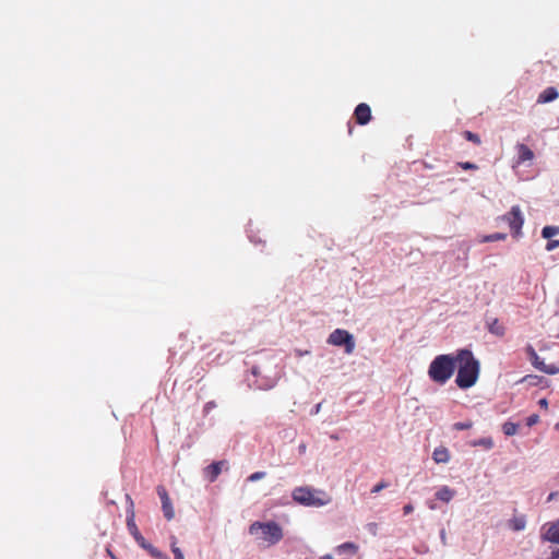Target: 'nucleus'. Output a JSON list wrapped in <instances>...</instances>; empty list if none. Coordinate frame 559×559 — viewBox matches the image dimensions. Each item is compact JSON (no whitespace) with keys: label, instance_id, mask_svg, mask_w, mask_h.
<instances>
[{"label":"nucleus","instance_id":"nucleus-39","mask_svg":"<svg viewBox=\"0 0 559 559\" xmlns=\"http://www.w3.org/2000/svg\"><path fill=\"white\" fill-rule=\"evenodd\" d=\"M539 404H540L542 406L547 407V401H546L545 399L540 400V401H539Z\"/></svg>","mask_w":559,"mask_h":559},{"label":"nucleus","instance_id":"nucleus-12","mask_svg":"<svg viewBox=\"0 0 559 559\" xmlns=\"http://www.w3.org/2000/svg\"><path fill=\"white\" fill-rule=\"evenodd\" d=\"M559 97V93L556 87L549 86L545 88L537 98L538 104H546L556 100Z\"/></svg>","mask_w":559,"mask_h":559},{"label":"nucleus","instance_id":"nucleus-3","mask_svg":"<svg viewBox=\"0 0 559 559\" xmlns=\"http://www.w3.org/2000/svg\"><path fill=\"white\" fill-rule=\"evenodd\" d=\"M251 535H259L258 539L266 543L269 546L275 545L284 537L283 528L274 521H255L249 526Z\"/></svg>","mask_w":559,"mask_h":559},{"label":"nucleus","instance_id":"nucleus-22","mask_svg":"<svg viewBox=\"0 0 559 559\" xmlns=\"http://www.w3.org/2000/svg\"><path fill=\"white\" fill-rule=\"evenodd\" d=\"M463 136L467 141L473 142L476 145H480L481 144V140H480L479 135L474 133V132H472V131H464Z\"/></svg>","mask_w":559,"mask_h":559},{"label":"nucleus","instance_id":"nucleus-33","mask_svg":"<svg viewBox=\"0 0 559 559\" xmlns=\"http://www.w3.org/2000/svg\"><path fill=\"white\" fill-rule=\"evenodd\" d=\"M413 510H414V507L411 503L405 504L404 508H403V512H404L405 515L412 513Z\"/></svg>","mask_w":559,"mask_h":559},{"label":"nucleus","instance_id":"nucleus-16","mask_svg":"<svg viewBox=\"0 0 559 559\" xmlns=\"http://www.w3.org/2000/svg\"><path fill=\"white\" fill-rule=\"evenodd\" d=\"M432 459L436 463H448L450 460L449 450L444 447H439L433 450Z\"/></svg>","mask_w":559,"mask_h":559},{"label":"nucleus","instance_id":"nucleus-15","mask_svg":"<svg viewBox=\"0 0 559 559\" xmlns=\"http://www.w3.org/2000/svg\"><path fill=\"white\" fill-rule=\"evenodd\" d=\"M509 527L514 532L523 531L526 526L525 515H515L508 521Z\"/></svg>","mask_w":559,"mask_h":559},{"label":"nucleus","instance_id":"nucleus-35","mask_svg":"<svg viewBox=\"0 0 559 559\" xmlns=\"http://www.w3.org/2000/svg\"><path fill=\"white\" fill-rule=\"evenodd\" d=\"M150 548H151V554H152L154 557H156V558H162V557H164V555H163L160 551H158L157 549L152 548V547H150Z\"/></svg>","mask_w":559,"mask_h":559},{"label":"nucleus","instance_id":"nucleus-17","mask_svg":"<svg viewBox=\"0 0 559 559\" xmlns=\"http://www.w3.org/2000/svg\"><path fill=\"white\" fill-rule=\"evenodd\" d=\"M127 525H128L129 531L134 535L135 539L138 542H141V545L143 547H146L144 545V538L139 533V530H138V527H136V525L134 523V513H133V511L131 512L130 516H128V519H127Z\"/></svg>","mask_w":559,"mask_h":559},{"label":"nucleus","instance_id":"nucleus-7","mask_svg":"<svg viewBox=\"0 0 559 559\" xmlns=\"http://www.w3.org/2000/svg\"><path fill=\"white\" fill-rule=\"evenodd\" d=\"M544 533L542 538L546 542L559 545V519L548 522L543 526Z\"/></svg>","mask_w":559,"mask_h":559},{"label":"nucleus","instance_id":"nucleus-29","mask_svg":"<svg viewBox=\"0 0 559 559\" xmlns=\"http://www.w3.org/2000/svg\"><path fill=\"white\" fill-rule=\"evenodd\" d=\"M559 247V240H549L546 245L547 251H552Z\"/></svg>","mask_w":559,"mask_h":559},{"label":"nucleus","instance_id":"nucleus-6","mask_svg":"<svg viewBox=\"0 0 559 559\" xmlns=\"http://www.w3.org/2000/svg\"><path fill=\"white\" fill-rule=\"evenodd\" d=\"M526 350H527V354L530 356V360H531L532 365L536 369H538V370H540V371H543V372H545L547 374H556V373L559 372V367H557L556 365H546L539 358V356L537 355V353L535 352L533 346L528 345Z\"/></svg>","mask_w":559,"mask_h":559},{"label":"nucleus","instance_id":"nucleus-14","mask_svg":"<svg viewBox=\"0 0 559 559\" xmlns=\"http://www.w3.org/2000/svg\"><path fill=\"white\" fill-rule=\"evenodd\" d=\"M455 496V490L449 486H442L436 492V498L442 502L449 503Z\"/></svg>","mask_w":559,"mask_h":559},{"label":"nucleus","instance_id":"nucleus-13","mask_svg":"<svg viewBox=\"0 0 559 559\" xmlns=\"http://www.w3.org/2000/svg\"><path fill=\"white\" fill-rule=\"evenodd\" d=\"M518 151V164H523L525 162H530L534 158L533 151L525 144H518L516 145Z\"/></svg>","mask_w":559,"mask_h":559},{"label":"nucleus","instance_id":"nucleus-24","mask_svg":"<svg viewBox=\"0 0 559 559\" xmlns=\"http://www.w3.org/2000/svg\"><path fill=\"white\" fill-rule=\"evenodd\" d=\"M457 166L461 167L464 170H476L478 169V166L471 162H460L457 163Z\"/></svg>","mask_w":559,"mask_h":559},{"label":"nucleus","instance_id":"nucleus-32","mask_svg":"<svg viewBox=\"0 0 559 559\" xmlns=\"http://www.w3.org/2000/svg\"><path fill=\"white\" fill-rule=\"evenodd\" d=\"M214 407H216V404L215 402L211 401V402H207L204 406V412L205 413H209L211 409H213Z\"/></svg>","mask_w":559,"mask_h":559},{"label":"nucleus","instance_id":"nucleus-23","mask_svg":"<svg viewBox=\"0 0 559 559\" xmlns=\"http://www.w3.org/2000/svg\"><path fill=\"white\" fill-rule=\"evenodd\" d=\"M474 445H481L486 449H491L493 447V441L491 438H483L473 443Z\"/></svg>","mask_w":559,"mask_h":559},{"label":"nucleus","instance_id":"nucleus-42","mask_svg":"<svg viewBox=\"0 0 559 559\" xmlns=\"http://www.w3.org/2000/svg\"><path fill=\"white\" fill-rule=\"evenodd\" d=\"M260 386H261V388H265V389H266V388H272V386H273V383L265 384V385H264V384H261Z\"/></svg>","mask_w":559,"mask_h":559},{"label":"nucleus","instance_id":"nucleus-19","mask_svg":"<svg viewBox=\"0 0 559 559\" xmlns=\"http://www.w3.org/2000/svg\"><path fill=\"white\" fill-rule=\"evenodd\" d=\"M519 425L512 421H506L502 425V431L506 436H514L518 432Z\"/></svg>","mask_w":559,"mask_h":559},{"label":"nucleus","instance_id":"nucleus-2","mask_svg":"<svg viewBox=\"0 0 559 559\" xmlns=\"http://www.w3.org/2000/svg\"><path fill=\"white\" fill-rule=\"evenodd\" d=\"M456 369V353L436 356L429 365L428 376L439 385H444L454 374Z\"/></svg>","mask_w":559,"mask_h":559},{"label":"nucleus","instance_id":"nucleus-28","mask_svg":"<svg viewBox=\"0 0 559 559\" xmlns=\"http://www.w3.org/2000/svg\"><path fill=\"white\" fill-rule=\"evenodd\" d=\"M366 530L372 535V536H376L377 533H378V524L377 523H368L366 525Z\"/></svg>","mask_w":559,"mask_h":559},{"label":"nucleus","instance_id":"nucleus-4","mask_svg":"<svg viewBox=\"0 0 559 559\" xmlns=\"http://www.w3.org/2000/svg\"><path fill=\"white\" fill-rule=\"evenodd\" d=\"M293 499L307 507H321L330 501V498L324 491L309 487H298L294 489Z\"/></svg>","mask_w":559,"mask_h":559},{"label":"nucleus","instance_id":"nucleus-36","mask_svg":"<svg viewBox=\"0 0 559 559\" xmlns=\"http://www.w3.org/2000/svg\"><path fill=\"white\" fill-rule=\"evenodd\" d=\"M549 559H559V548L551 551Z\"/></svg>","mask_w":559,"mask_h":559},{"label":"nucleus","instance_id":"nucleus-40","mask_svg":"<svg viewBox=\"0 0 559 559\" xmlns=\"http://www.w3.org/2000/svg\"><path fill=\"white\" fill-rule=\"evenodd\" d=\"M320 559H333V556L332 555H325V556H322Z\"/></svg>","mask_w":559,"mask_h":559},{"label":"nucleus","instance_id":"nucleus-30","mask_svg":"<svg viewBox=\"0 0 559 559\" xmlns=\"http://www.w3.org/2000/svg\"><path fill=\"white\" fill-rule=\"evenodd\" d=\"M388 487V484L386 483H379L377 484L372 489H371V492L372 493H378L380 492L383 488H386Z\"/></svg>","mask_w":559,"mask_h":559},{"label":"nucleus","instance_id":"nucleus-47","mask_svg":"<svg viewBox=\"0 0 559 559\" xmlns=\"http://www.w3.org/2000/svg\"><path fill=\"white\" fill-rule=\"evenodd\" d=\"M159 559H168V558H167L166 556H164V557H162V558H159Z\"/></svg>","mask_w":559,"mask_h":559},{"label":"nucleus","instance_id":"nucleus-10","mask_svg":"<svg viewBox=\"0 0 559 559\" xmlns=\"http://www.w3.org/2000/svg\"><path fill=\"white\" fill-rule=\"evenodd\" d=\"M354 117L358 124L365 126L371 120V108L368 104L361 103L354 110Z\"/></svg>","mask_w":559,"mask_h":559},{"label":"nucleus","instance_id":"nucleus-38","mask_svg":"<svg viewBox=\"0 0 559 559\" xmlns=\"http://www.w3.org/2000/svg\"><path fill=\"white\" fill-rule=\"evenodd\" d=\"M252 374H253L254 377L260 376V369H259V367H253V368H252Z\"/></svg>","mask_w":559,"mask_h":559},{"label":"nucleus","instance_id":"nucleus-18","mask_svg":"<svg viewBox=\"0 0 559 559\" xmlns=\"http://www.w3.org/2000/svg\"><path fill=\"white\" fill-rule=\"evenodd\" d=\"M488 330L491 334L502 337L506 333V328L498 319H492L488 322Z\"/></svg>","mask_w":559,"mask_h":559},{"label":"nucleus","instance_id":"nucleus-41","mask_svg":"<svg viewBox=\"0 0 559 559\" xmlns=\"http://www.w3.org/2000/svg\"><path fill=\"white\" fill-rule=\"evenodd\" d=\"M299 451H300L301 453H302V452H305V451H306V445H305V444H301V445L299 447Z\"/></svg>","mask_w":559,"mask_h":559},{"label":"nucleus","instance_id":"nucleus-45","mask_svg":"<svg viewBox=\"0 0 559 559\" xmlns=\"http://www.w3.org/2000/svg\"><path fill=\"white\" fill-rule=\"evenodd\" d=\"M319 408H320V404H318L317 407H316V412L317 413L319 412Z\"/></svg>","mask_w":559,"mask_h":559},{"label":"nucleus","instance_id":"nucleus-20","mask_svg":"<svg viewBox=\"0 0 559 559\" xmlns=\"http://www.w3.org/2000/svg\"><path fill=\"white\" fill-rule=\"evenodd\" d=\"M559 235V226H545L542 229V236L545 239H550L554 236Z\"/></svg>","mask_w":559,"mask_h":559},{"label":"nucleus","instance_id":"nucleus-1","mask_svg":"<svg viewBox=\"0 0 559 559\" xmlns=\"http://www.w3.org/2000/svg\"><path fill=\"white\" fill-rule=\"evenodd\" d=\"M456 385L466 390L474 386L479 378L480 364L475 358L472 350L463 348L456 350Z\"/></svg>","mask_w":559,"mask_h":559},{"label":"nucleus","instance_id":"nucleus-8","mask_svg":"<svg viewBox=\"0 0 559 559\" xmlns=\"http://www.w3.org/2000/svg\"><path fill=\"white\" fill-rule=\"evenodd\" d=\"M157 493L162 501V509L164 512V516L168 521L173 520L175 516V511H174V508H173V504H171V501H170L167 490L165 489V487L158 486Z\"/></svg>","mask_w":559,"mask_h":559},{"label":"nucleus","instance_id":"nucleus-9","mask_svg":"<svg viewBox=\"0 0 559 559\" xmlns=\"http://www.w3.org/2000/svg\"><path fill=\"white\" fill-rule=\"evenodd\" d=\"M328 343L335 346L344 345L346 350L349 352V332L336 329L330 334Z\"/></svg>","mask_w":559,"mask_h":559},{"label":"nucleus","instance_id":"nucleus-21","mask_svg":"<svg viewBox=\"0 0 559 559\" xmlns=\"http://www.w3.org/2000/svg\"><path fill=\"white\" fill-rule=\"evenodd\" d=\"M506 238H507V234H504V233H495V234H490V235L485 236L481 239V242L500 241V240H504Z\"/></svg>","mask_w":559,"mask_h":559},{"label":"nucleus","instance_id":"nucleus-43","mask_svg":"<svg viewBox=\"0 0 559 559\" xmlns=\"http://www.w3.org/2000/svg\"><path fill=\"white\" fill-rule=\"evenodd\" d=\"M350 548H352V554H353L354 551H356V549H357V547H356L354 544H352V545H350Z\"/></svg>","mask_w":559,"mask_h":559},{"label":"nucleus","instance_id":"nucleus-44","mask_svg":"<svg viewBox=\"0 0 559 559\" xmlns=\"http://www.w3.org/2000/svg\"><path fill=\"white\" fill-rule=\"evenodd\" d=\"M555 428L559 430V421L555 425Z\"/></svg>","mask_w":559,"mask_h":559},{"label":"nucleus","instance_id":"nucleus-34","mask_svg":"<svg viewBox=\"0 0 559 559\" xmlns=\"http://www.w3.org/2000/svg\"><path fill=\"white\" fill-rule=\"evenodd\" d=\"M347 550H349V543H344L337 547L338 552H343V551H347Z\"/></svg>","mask_w":559,"mask_h":559},{"label":"nucleus","instance_id":"nucleus-11","mask_svg":"<svg viewBox=\"0 0 559 559\" xmlns=\"http://www.w3.org/2000/svg\"><path fill=\"white\" fill-rule=\"evenodd\" d=\"M227 465L226 461H217L213 462L212 464L207 465L203 469L204 477L210 481L214 483L219 474L222 473L223 466Z\"/></svg>","mask_w":559,"mask_h":559},{"label":"nucleus","instance_id":"nucleus-46","mask_svg":"<svg viewBox=\"0 0 559 559\" xmlns=\"http://www.w3.org/2000/svg\"><path fill=\"white\" fill-rule=\"evenodd\" d=\"M429 508H430L431 510L436 509V507H435L433 504H429Z\"/></svg>","mask_w":559,"mask_h":559},{"label":"nucleus","instance_id":"nucleus-37","mask_svg":"<svg viewBox=\"0 0 559 559\" xmlns=\"http://www.w3.org/2000/svg\"><path fill=\"white\" fill-rule=\"evenodd\" d=\"M557 496H558V492H557V491H555V492H550V493H549V496H548V498H547V501H552V500H555V499L557 498Z\"/></svg>","mask_w":559,"mask_h":559},{"label":"nucleus","instance_id":"nucleus-5","mask_svg":"<svg viewBox=\"0 0 559 559\" xmlns=\"http://www.w3.org/2000/svg\"><path fill=\"white\" fill-rule=\"evenodd\" d=\"M501 219L509 225L513 237L518 238L522 235L524 217L519 205L512 206L508 213L501 216Z\"/></svg>","mask_w":559,"mask_h":559},{"label":"nucleus","instance_id":"nucleus-27","mask_svg":"<svg viewBox=\"0 0 559 559\" xmlns=\"http://www.w3.org/2000/svg\"><path fill=\"white\" fill-rule=\"evenodd\" d=\"M265 477L264 472H255L248 477V481H257Z\"/></svg>","mask_w":559,"mask_h":559},{"label":"nucleus","instance_id":"nucleus-31","mask_svg":"<svg viewBox=\"0 0 559 559\" xmlns=\"http://www.w3.org/2000/svg\"><path fill=\"white\" fill-rule=\"evenodd\" d=\"M538 419H539L538 415L533 414L530 417H527V423L526 424H527V426L531 427V426L535 425L538 421Z\"/></svg>","mask_w":559,"mask_h":559},{"label":"nucleus","instance_id":"nucleus-26","mask_svg":"<svg viewBox=\"0 0 559 559\" xmlns=\"http://www.w3.org/2000/svg\"><path fill=\"white\" fill-rule=\"evenodd\" d=\"M171 551L175 556V559H185L182 551L179 547L176 546V540L174 539L171 543Z\"/></svg>","mask_w":559,"mask_h":559},{"label":"nucleus","instance_id":"nucleus-25","mask_svg":"<svg viewBox=\"0 0 559 559\" xmlns=\"http://www.w3.org/2000/svg\"><path fill=\"white\" fill-rule=\"evenodd\" d=\"M472 426H473L472 421H461V423H455L453 425V428L455 430H466V429L472 428Z\"/></svg>","mask_w":559,"mask_h":559}]
</instances>
